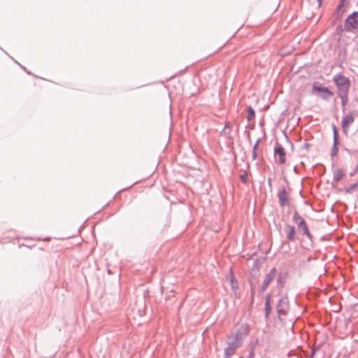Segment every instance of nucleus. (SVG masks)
I'll use <instances>...</instances> for the list:
<instances>
[{
	"mask_svg": "<svg viewBox=\"0 0 358 358\" xmlns=\"http://www.w3.org/2000/svg\"><path fill=\"white\" fill-rule=\"evenodd\" d=\"M294 220L298 224L299 228L302 229L304 234L310 236V233L304 220L297 213H295L294 215Z\"/></svg>",
	"mask_w": 358,
	"mask_h": 358,
	"instance_id": "4",
	"label": "nucleus"
},
{
	"mask_svg": "<svg viewBox=\"0 0 358 358\" xmlns=\"http://www.w3.org/2000/svg\"><path fill=\"white\" fill-rule=\"evenodd\" d=\"M285 231L287 233V238L289 240H293L295 234L294 227L292 225H287L285 228Z\"/></svg>",
	"mask_w": 358,
	"mask_h": 358,
	"instance_id": "9",
	"label": "nucleus"
},
{
	"mask_svg": "<svg viewBox=\"0 0 358 358\" xmlns=\"http://www.w3.org/2000/svg\"><path fill=\"white\" fill-rule=\"evenodd\" d=\"M354 115L351 113L346 115L342 120L341 124L345 133L348 132L349 126L354 122Z\"/></svg>",
	"mask_w": 358,
	"mask_h": 358,
	"instance_id": "7",
	"label": "nucleus"
},
{
	"mask_svg": "<svg viewBox=\"0 0 358 358\" xmlns=\"http://www.w3.org/2000/svg\"><path fill=\"white\" fill-rule=\"evenodd\" d=\"M278 282H279V283H281V282H281V278H280V277H279V278H278Z\"/></svg>",
	"mask_w": 358,
	"mask_h": 358,
	"instance_id": "17",
	"label": "nucleus"
},
{
	"mask_svg": "<svg viewBox=\"0 0 358 358\" xmlns=\"http://www.w3.org/2000/svg\"><path fill=\"white\" fill-rule=\"evenodd\" d=\"M278 198H279L280 203L281 206H285V205L288 204L289 200H288L287 194L285 189H282V191H280L279 192Z\"/></svg>",
	"mask_w": 358,
	"mask_h": 358,
	"instance_id": "8",
	"label": "nucleus"
},
{
	"mask_svg": "<svg viewBox=\"0 0 358 358\" xmlns=\"http://www.w3.org/2000/svg\"><path fill=\"white\" fill-rule=\"evenodd\" d=\"M334 81L338 88V94L342 99L343 103H345L350 86V80L343 75H336L334 78Z\"/></svg>",
	"mask_w": 358,
	"mask_h": 358,
	"instance_id": "1",
	"label": "nucleus"
},
{
	"mask_svg": "<svg viewBox=\"0 0 358 358\" xmlns=\"http://www.w3.org/2000/svg\"><path fill=\"white\" fill-rule=\"evenodd\" d=\"M257 147H258V144H257V143L254 145V147H253V150H254V151H256V150H257Z\"/></svg>",
	"mask_w": 358,
	"mask_h": 358,
	"instance_id": "16",
	"label": "nucleus"
},
{
	"mask_svg": "<svg viewBox=\"0 0 358 358\" xmlns=\"http://www.w3.org/2000/svg\"><path fill=\"white\" fill-rule=\"evenodd\" d=\"M270 301H271V296L268 295L266 296V304H265L266 311L267 314L269 313V311L271 310Z\"/></svg>",
	"mask_w": 358,
	"mask_h": 358,
	"instance_id": "12",
	"label": "nucleus"
},
{
	"mask_svg": "<svg viewBox=\"0 0 358 358\" xmlns=\"http://www.w3.org/2000/svg\"><path fill=\"white\" fill-rule=\"evenodd\" d=\"M358 25V12L351 14L346 20L345 23V29L351 31L357 28Z\"/></svg>",
	"mask_w": 358,
	"mask_h": 358,
	"instance_id": "2",
	"label": "nucleus"
},
{
	"mask_svg": "<svg viewBox=\"0 0 358 358\" xmlns=\"http://www.w3.org/2000/svg\"><path fill=\"white\" fill-rule=\"evenodd\" d=\"M275 157L278 159V162L280 164H285L286 161L285 151L284 148L278 145L275 148Z\"/></svg>",
	"mask_w": 358,
	"mask_h": 358,
	"instance_id": "5",
	"label": "nucleus"
},
{
	"mask_svg": "<svg viewBox=\"0 0 358 358\" xmlns=\"http://www.w3.org/2000/svg\"><path fill=\"white\" fill-rule=\"evenodd\" d=\"M248 120L250 121L255 118V110L251 107H250L248 108Z\"/></svg>",
	"mask_w": 358,
	"mask_h": 358,
	"instance_id": "11",
	"label": "nucleus"
},
{
	"mask_svg": "<svg viewBox=\"0 0 358 358\" xmlns=\"http://www.w3.org/2000/svg\"><path fill=\"white\" fill-rule=\"evenodd\" d=\"M241 180L245 183L247 182V176L245 175L241 176Z\"/></svg>",
	"mask_w": 358,
	"mask_h": 358,
	"instance_id": "13",
	"label": "nucleus"
},
{
	"mask_svg": "<svg viewBox=\"0 0 358 358\" xmlns=\"http://www.w3.org/2000/svg\"><path fill=\"white\" fill-rule=\"evenodd\" d=\"M257 157V152L253 150L252 159H255Z\"/></svg>",
	"mask_w": 358,
	"mask_h": 358,
	"instance_id": "15",
	"label": "nucleus"
},
{
	"mask_svg": "<svg viewBox=\"0 0 358 358\" xmlns=\"http://www.w3.org/2000/svg\"><path fill=\"white\" fill-rule=\"evenodd\" d=\"M230 282H231V288L234 291H236V289L238 287V282L236 281V280L235 278L234 275L232 273H231V274H230Z\"/></svg>",
	"mask_w": 358,
	"mask_h": 358,
	"instance_id": "10",
	"label": "nucleus"
},
{
	"mask_svg": "<svg viewBox=\"0 0 358 358\" xmlns=\"http://www.w3.org/2000/svg\"><path fill=\"white\" fill-rule=\"evenodd\" d=\"M276 273H277V269L275 268H273L269 271V273H268L265 275L264 281L261 285V290L262 292H264L266 289V288L268 287V286L269 285V284L273 281V280L275 277Z\"/></svg>",
	"mask_w": 358,
	"mask_h": 358,
	"instance_id": "3",
	"label": "nucleus"
},
{
	"mask_svg": "<svg viewBox=\"0 0 358 358\" xmlns=\"http://www.w3.org/2000/svg\"><path fill=\"white\" fill-rule=\"evenodd\" d=\"M226 358H229V357H226Z\"/></svg>",
	"mask_w": 358,
	"mask_h": 358,
	"instance_id": "18",
	"label": "nucleus"
},
{
	"mask_svg": "<svg viewBox=\"0 0 358 358\" xmlns=\"http://www.w3.org/2000/svg\"><path fill=\"white\" fill-rule=\"evenodd\" d=\"M334 137H335V138H336V136H337V134H338V133H337V129H336V127H334Z\"/></svg>",
	"mask_w": 358,
	"mask_h": 358,
	"instance_id": "14",
	"label": "nucleus"
},
{
	"mask_svg": "<svg viewBox=\"0 0 358 358\" xmlns=\"http://www.w3.org/2000/svg\"><path fill=\"white\" fill-rule=\"evenodd\" d=\"M313 92H323L324 94L322 96L324 99H327L328 96H331L334 95V93L329 90L327 87H322L319 85L317 83H315L313 87Z\"/></svg>",
	"mask_w": 358,
	"mask_h": 358,
	"instance_id": "6",
	"label": "nucleus"
}]
</instances>
